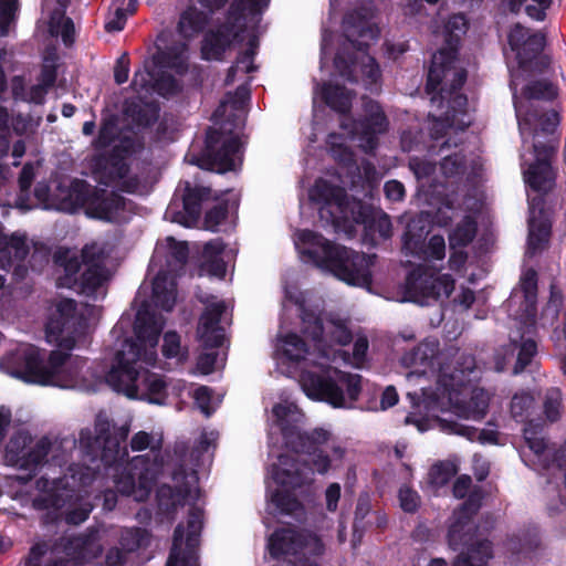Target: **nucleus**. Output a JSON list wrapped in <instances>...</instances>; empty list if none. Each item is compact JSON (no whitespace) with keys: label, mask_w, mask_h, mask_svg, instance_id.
Segmentation results:
<instances>
[{"label":"nucleus","mask_w":566,"mask_h":566,"mask_svg":"<svg viewBox=\"0 0 566 566\" xmlns=\"http://www.w3.org/2000/svg\"><path fill=\"white\" fill-rule=\"evenodd\" d=\"M164 324L160 315L139 310L134 327L136 340L127 339L122 344L105 376L84 369L85 360L82 358L54 350L46 361L42 385L91 391L105 378L114 390L128 398L160 405L166 397V382L146 367L154 366L157 360L156 346Z\"/></svg>","instance_id":"1"},{"label":"nucleus","mask_w":566,"mask_h":566,"mask_svg":"<svg viewBox=\"0 0 566 566\" xmlns=\"http://www.w3.org/2000/svg\"><path fill=\"white\" fill-rule=\"evenodd\" d=\"M128 436V427L113 424L105 413H98L95 420V434L90 429L80 432L78 444L83 452L94 459L101 453V460L109 468L117 491L145 501L163 469L159 451L163 444L160 434L138 431L130 440L133 451L150 450L147 455H137L125 461L128 455L122 446Z\"/></svg>","instance_id":"2"},{"label":"nucleus","mask_w":566,"mask_h":566,"mask_svg":"<svg viewBox=\"0 0 566 566\" xmlns=\"http://www.w3.org/2000/svg\"><path fill=\"white\" fill-rule=\"evenodd\" d=\"M467 20L462 14L452 15L444 25L447 48L439 50L432 56V63L428 73L426 91L432 94L431 102L443 101L452 103V112L447 111L444 117L436 120L432 130L436 136L442 135L446 127L463 129L468 123L459 116H464L467 98L458 93L463 85L467 73L458 65L455 51L460 36L465 33Z\"/></svg>","instance_id":"3"},{"label":"nucleus","mask_w":566,"mask_h":566,"mask_svg":"<svg viewBox=\"0 0 566 566\" xmlns=\"http://www.w3.org/2000/svg\"><path fill=\"white\" fill-rule=\"evenodd\" d=\"M277 347L284 358L301 364L298 381L307 397L335 408H350L357 400L361 389L359 375L325 367L317 360L315 352H311L295 334L282 338Z\"/></svg>","instance_id":"4"},{"label":"nucleus","mask_w":566,"mask_h":566,"mask_svg":"<svg viewBox=\"0 0 566 566\" xmlns=\"http://www.w3.org/2000/svg\"><path fill=\"white\" fill-rule=\"evenodd\" d=\"M95 478V472L86 465L69 467L62 478L36 481L39 493L33 499L36 510L46 512L49 522L64 518L69 524H81L87 520L93 505L86 490Z\"/></svg>","instance_id":"5"},{"label":"nucleus","mask_w":566,"mask_h":566,"mask_svg":"<svg viewBox=\"0 0 566 566\" xmlns=\"http://www.w3.org/2000/svg\"><path fill=\"white\" fill-rule=\"evenodd\" d=\"M177 483L176 490L171 486L163 485L158 491V500L161 506L189 505V516L187 530L179 524L174 534L172 547L166 566H198L197 548L202 527V511L195 506V502L200 496L198 488V478L195 472L176 474L174 476Z\"/></svg>","instance_id":"6"},{"label":"nucleus","mask_w":566,"mask_h":566,"mask_svg":"<svg viewBox=\"0 0 566 566\" xmlns=\"http://www.w3.org/2000/svg\"><path fill=\"white\" fill-rule=\"evenodd\" d=\"M295 245L306 262L333 273L349 285L368 286L371 282L370 268L375 255L335 245L310 230L296 233Z\"/></svg>","instance_id":"7"},{"label":"nucleus","mask_w":566,"mask_h":566,"mask_svg":"<svg viewBox=\"0 0 566 566\" xmlns=\"http://www.w3.org/2000/svg\"><path fill=\"white\" fill-rule=\"evenodd\" d=\"M475 360L471 355L461 354L452 370L442 368L437 396L441 409L455 416L480 421L489 410L491 394L483 388L472 387L468 376L474 371Z\"/></svg>","instance_id":"8"},{"label":"nucleus","mask_w":566,"mask_h":566,"mask_svg":"<svg viewBox=\"0 0 566 566\" xmlns=\"http://www.w3.org/2000/svg\"><path fill=\"white\" fill-rule=\"evenodd\" d=\"M108 251L104 243L92 242L82 249L81 261L75 251L60 249L54 262L62 271L57 274L59 287L73 289L85 295L97 293L109 277L105 266Z\"/></svg>","instance_id":"9"},{"label":"nucleus","mask_w":566,"mask_h":566,"mask_svg":"<svg viewBox=\"0 0 566 566\" xmlns=\"http://www.w3.org/2000/svg\"><path fill=\"white\" fill-rule=\"evenodd\" d=\"M60 209L75 212L84 209L86 216L104 221L117 222L126 219L127 203L123 197L98 190L83 180H74L59 193Z\"/></svg>","instance_id":"10"},{"label":"nucleus","mask_w":566,"mask_h":566,"mask_svg":"<svg viewBox=\"0 0 566 566\" xmlns=\"http://www.w3.org/2000/svg\"><path fill=\"white\" fill-rule=\"evenodd\" d=\"M188 67V48L186 44H177L167 51L159 52L144 64L143 70L134 74L132 88L138 94L140 101L154 92L166 96L178 90L175 78L167 75L163 69H171L178 74L186 72Z\"/></svg>","instance_id":"11"},{"label":"nucleus","mask_w":566,"mask_h":566,"mask_svg":"<svg viewBox=\"0 0 566 566\" xmlns=\"http://www.w3.org/2000/svg\"><path fill=\"white\" fill-rule=\"evenodd\" d=\"M310 198L316 202H323L321 216H329L331 221L338 226L342 222L360 223L366 221V211L363 205L356 200H349L340 187L332 186L326 180L319 179L310 190Z\"/></svg>","instance_id":"12"},{"label":"nucleus","mask_w":566,"mask_h":566,"mask_svg":"<svg viewBox=\"0 0 566 566\" xmlns=\"http://www.w3.org/2000/svg\"><path fill=\"white\" fill-rule=\"evenodd\" d=\"M450 274L437 273L428 266L413 270L406 281V300L421 305L429 300L448 298L454 290Z\"/></svg>","instance_id":"13"},{"label":"nucleus","mask_w":566,"mask_h":566,"mask_svg":"<svg viewBox=\"0 0 566 566\" xmlns=\"http://www.w3.org/2000/svg\"><path fill=\"white\" fill-rule=\"evenodd\" d=\"M62 442H51L46 438L33 441L25 431L14 433L6 448V462L12 467L34 471L42 463L49 452L61 448Z\"/></svg>","instance_id":"14"},{"label":"nucleus","mask_w":566,"mask_h":566,"mask_svg":"<svg viewBox=\"0 0 566 566\" xmlns=\"http://www.w3.org/2000/svg\"><path fill=\"white\" fill-rule=\"evenodd\" d=\"M83 325L84 316L78 312L76 303L71 298L60 300L50 311L46 323L48 340L71 349L75 342L73 335Z\"/></svg>","instance_id":"15"},{"label":"nucleus","mask_w":566,"mask_h":566,"mask_svg":"<svg viewBox=\"0 0 566 566\" xmlns=\"http://www.w3.org/2000/svg\"><path fill=\"white\" fill-rule=\"evenodd\" d=\"M45 368L40 350L30 344H20L0 360L2 371L32 384L42 385Z\"/></svg>","instance_id":"16"},{"label":"nucleus","mask_w":566,"mask_h":566,"mask_svg":"<svg viewBox=\"0 0 566 566\" xmlns=\"http://www.w3.org/2000/svg\"><path fill=\"white\" fill-rule=\"evenodd\" d=\"M305 333L315 343V349L319 352L321 358L329 359L327 346L331 343L346 345L352 339V334L345 322L339 318L304 317Z\"/></svg>","instance_id":"17"},{"label":"nucleus","mask_w":566,"mask_h":566,"mask_svg":"<svg viewBox=\"0 0 566 566\" xmlns=\"http://www.w3.org/2000/svg\"><path fill=\"white\" fill-rule=\"evenodd\" d=\"M511 88L513 91L518 129L524 139L527 133L531 134V116L528 114L527 102L532 99H553L557 95V91L552 83L546 81H537L527 85L523 92V97L516 95L515 80H512Z\"/></svg>","instance_id":"18"},{"label":"nucleus","mask_w":566,"mask_h":566,"mask_svg":"<svg viewBox=\"0 0 566 566\" xmlns=\"http://www.w3.org/2000/svg\"><path fill=\"white\" fill-rule=\"evenodd\" d=\"M533 147L536 160L525 170L524 178L533 189L546 191L553 186L555 179V172L551 165L555 145L548 143L539 146L535 143Z\"/></svg>","instance_id":"19"},{"label":"nucleus","mask_w":566,"mask_h":566,"mask_svg":"<svg viewBox=\"0 0 566 566\" xmlns=\"http://www.w3.org/2000/svg\"><path fill=\"white\" fill-rule=\"evenodd\" d=\"M201 302L206 304V310L199 322L198 336L207 347L221 346L224 333L219 326V319L226 310L224 303L217 301L214 296H207Z\"/></svg>","instance_id":"20"},{"label":"nucleus","mask_w":566,"mask_h":566,"mask_svg":"<svg viewBox=\"0 0 566 566\" xmlns=\"http://www.w3.org/2000/svg\"><path fill=\"white\" fill-rule=\"evenodd\" d=\"M536 353L537 345L534 339L525 338L524 336L517 339V337L511 336L510 344L495 354V370H505L507 363L511 361L516 354V363L513 373L518 374L531 363Z\"/></svg>","instance_id":"21"},{"label":"nucleus","mask_w":566,"mask_h":566,"mask_svg":"<svg viewBox=\"0 0 566 566\" xmlns=\"http://www.w3.org/2000/svg\"><path fill=\"white\" fill-rule=\"evenodd\" d=\"M366 118L356 127L355 137L359 142V147L368 151L376 147L377 135L387 130L388 120L381 107L375 102L366 104Z\"/></svg>","instance_id":"22"},{"label":"nucleus","mask_w":566,"mask_h":566,"mask_svg":"<svg viewBox=\"0 0 566 566\" xmlns=\"http://www.w3.org/2000/svg\"><path fill=\"white\" fill-rule=\"evenodd\" d=\"M422 222L421 217L419 220H412L408 223L407 231L403 237V249L410 254L418 255L428 260H442L446 256V241L442 235H432L426 247L422 250L421 238L424 231V227L420 228L419 233H415L413 230L418 223Z\"/></svg>","instance_id":"23"},{"label":"nucleus","mask_w":566,"mask_h":566,"mask_svg":"<svg viewBox=\"0 0 566 566\" xmlns=\"http://www.w3.org/2000/svg\"><path fill=\"white\" fill-rule=\"evenodd\" d=\"M509 42L513 51H516L518 63L525 67L545 48V35L541 32L528 34V31L516 24L509 34Z\"/></svg>","instance_id":"24"},{"label":"nucleus","mask_w":566,"mask_h":566,"mask_svg":"<svg viewBox=\"0 0 566 566\" xmlns=\"http://www.w3.org/2000/svg\"><path fill=\"white\" fill-rule=\"evenodd\" d=\"M212 133L208 135L207 151L211 159L212 167L218 171H227L235 168L241 161V144L237 137H227L222 140L221 147L217 145Z\"/></svg>","instance_id":"25"},{"label":"nucleus","mask_w":566,"mask_h":566,"mask_svg":"<svg viewBox=\"0 0 566 566\" xmlns=\"http://www.w3.org/2000/svg\"><path fill=\"white\" fill-rule=\"evenodd\" d=\"M273 416L275 417L276 426L280 428L285 444L298 452V443L296 440L302 441L303 437L298 431L297 423L302 419V413L298 411L294 403H279L273 407Z\"/></svg>","instance_id":"26"},{"label":"nucleus","mask_w":566,"mask_h":566,"mask_svg":"<svg viewBox=\"0 0 566 566\" xmlns=\"http://www.w3.org/2000/svg\"><path fill=\"white\" fill-rule=\"evenodd\" d=\"M532 200L528 220V252L534 254L545 248L551 234V220L541 207V202Z\"/></svg>","instance_id":"27"},{"label":"nucleus","mask_w":566,"mask_h":566,"mask_svg":"<svg viewBox=\"0 0 566 566\" xmlns=\"http://www.w3.org/2000/svg\"><path fill=\"white\" fill-rule=\"evenodd\" d=\"M536 295H537V279L536 272L534 270H527L523 273L520 287L515 290L512 296L509 300V305L512 306L516 304L522 298L523 303V312L518 315V317L526 324H533L535 316V304H536Z\"/></svg>","instance_id":"28"},{"label":"nucleus","mask_w":566,"mask_h":566,"mask_svg":"<svg viewBox=\"0 0 566 566\" xmlns=\"http://www.w3.org/2000/svg\"><path fill=\"white\" fill-rule=\"evenodd\" d=\"M480 507V496L471 494L463 506L453 513L452 522L449 528V543L453 548L467 543L468 532L472 530L470 525L471 517Z\"/></svg>","instance_id":"29"},{"label":"nucleus","mask_w":566,"mask_h":566,"mask_svg":"<svg viewBox=\"0 0 566 566\" xmlns=\"http://www.w3.org/2000/svg\"><path fill=\"white\" fill-rule=\"evenodd\" d=\"M374 12L370 8H364L359 12L348 13L344 20V28L349 40L355 36L361 39L360 44H368V40L377 39L379 30L371 21Z\"/></svg>","instance_id":"30"},{"label":"nucleus","mask_w":566,"mask_h":566,"mask_svg":"<svg viewBox=\"0 0 566 566\" xmlns=\"http://www.w3.org/2000/svg\"><path fill=\"white\" fill-rule=\"evenodd\" d=\"M29 243L24 234L14 233L7 235L0 228V262L1 266L4 268V260L8 264L13 261H22L29 253ZM4 285V279L0 275V290Z\"/></svg>","instance_id":"31"},{"label":"nucleus","mask_w":566,"mask_h":566,"mask_svg":"<svg viewBox=\"0 0 566 566\" xmlns=\"http://www.w3.org/2000/svg\"><path fill=\"white\" fill-rule=\"evenodd\" d=\"M437 353V344L433 342H427L420 344L411 353L406 354L402 357V364L406 367H415L413 371L407 374V379L411 380L413 377H419L427 373L428 368H432L434 365Z\"/></svg>","instance_id":"32"},{"label":"nucleus","mask_w":566,"mask_h":566,"mask_svg":"<svg viewBox=\"0 0 566 566\" xmlns=\"http://www.w3.org/2000/svg\"><path fill=\"white\" fill-rule=\"evenodd\" d=\"M307 475V469L301 467L291 455H280L277 463L273 467V478L282 485L295 488L303 483Z\"/></svg>","instance_id":"33"},{"label":"nucleus","mask_w":566,"mask_h":566,"mask_svg":"<svg viewBox=\"0 0 566 566\" xmlns=\"http://www.w3.org/2000/svg\"><path fill=\"white\" fill-rule=\"evenodd\" d=\"M234 38H237V34L233 35L228 27L207 33L201 45L202 59L208 61L221 60L226 51L230 49Z\"/></svg>","instance_id":"34"},{"label":"nucleus","mask_w":566,"mask_h":566,"mask_svg":"<svg viewBox=\"0 0 566 566\" xmlns=\"http://www.w3.org/2000/svg\"><path fill=\"white\" fill-rule=\"evenodd\" d=\"M224 245L220 240L206 243L200 262V274L222 279L226 275Z\"/></svg>","instance_id":"35"},{"label":"nucleus","mask_w":566,"mask_h":566,"mask_svg":"<svg viewBox=\"0 0 566 566\" xmlns=\"http://www.w3.org/2000/svg\"><path fill=\"white\" fill-rule=\"evenodd\" d=\"M153 297L157 306L165 311L172 310L177 297L175 279L166 272H159L153 282Z\"/></svg>","instance_id":"36"},{"label":"nucleus","mask_w":566,"mask_h":566,"mask_svg":"<svg viewBox=\"0 0 566 566\" xmlns=\"http://www.w3.org/2000/svg\"><path fill=\"white\" fill-rule=\"evenodd\" d=\"M178 191H182L184 210L191 220L200 216L201 202L208 200L211 190L206 187H191L189 181L179 185Z\"/></svg>","instance_id":"37"},{"label":"nucleus","mask_w":566,"mask_h":566,"mask_svg":"<svg viewBox=\"0 0 566 566\" xmlns=\"http://www.w3.org/2000/svg\"><path fill=\"white\" fill-rule=\"evenodd\" d=\"M60 9L55 10L49 22V30L52 35H61L63 42L69 45L74 41V23L65 17V9L71 0H56Z\"/></svg>","instance_id":"38"},{"label":"nucleus","mask_w":566,"mask_h":566,"mask_svg":"<svg viewBox=\"0 0 566 566\" xmlns=\"http://www.w3.org/2000/svg\"><path fill=\"white\" fill-rule=\"evenodd\" d=\"M301 534L290 528H283L272 534L269 539V549L272 556L298 553Z\"/></svg>","instance_id":"39"},{"label":"nucleus","mask_w":566,"mask_h":566,"mask_svg":"<svg viewBox=\"0 0 566 566\" xmlns=\"http://www.w3.org/2000/svg\"><path fill=\"white\" fill-rule=\"evenodd\" d=\"M340 63L342 57L337 55L335 59V65L340 70L342 75L347 76L348 80H356L357 77L354 75V73H356L358 70L361 72L363 76L366 77V81L369 84L376 83L380 75V71L375 62V59L367 54H363L359 62H354L348 72L342 70Z\"/></svg>","instance_id":"40"},{"label":"nucleus","mask_w":566,"mask_h":566,"mask_svg":"<svg viewBox=\"0 0 566 566\" xmlns=\"http://www.w3.org/2000/svg\"><path fill=\"white\" fill-rule=\"evenodd\" d=\"M476 234V222L471 216L464 217L449 234L450 249L467 247Z\"/></svg>","instance_id":"41"},{"label":"nucleus","mask_w":566,"mask_h":566,"mask_svg":"<svg viewBox=\"0 0 566 566\" xmlns=\"http://www.w3.org/2000/svg\"><path fill=\"white\" fill-rule=\"evenodd\" d=\"M207 20L208 14L206 12L190 7L181 14L178 28L184 36H192L203 29Z\"/></svg>","instance_id":"42"},{"label":"nucleus","mask_w":566,"mask_h":566,"mask_svg":"<svg viewBox=\"0 0 566 566\" xmlns=\"http://www.w3.org/2000/svg\"><path fill=\"white\" fill-rule=\"evenodd\" d=\"M440 426L442 430L454 433L459 436H463L471 441L479 440L480 442H495L496 433L494 431L482 430L479 431L473 427L463 426L457 422H451L447 420H441Z\"/></svg>","instance_id":"43"},{"label":"nucleus","mask_w":566,"mask_h":566,"mask_svg":"<svg viewBox=\"0 0 566 566\" xmlns=\"http://www.w3.org/2000/svg\"><path fill=\"white\" fill-rule=\"evenodd\" d=\"M323 96L325 102L334 109L345 113L349 109L352 103V94L346 88L326 84L323 87Z\"/></svg>","instance_id":"44"},{"label":"nucleus","mask_w":566,"mask_h":566,"mask_svg":"<svg viewBox=\"0 0 566 566\" xmlns=\"http://www.w3.org/2000/svg\"><path fill=\"white\" fill-rule=\"evenodd\" d=\"M48 87L42 84L33 85L29 91L24 90L23 80L20 77L12 78L11 91L15 99L41 104L48 93Z\"/></svg>","instance_id":"45"},{"label":"nucleus","mask_w":566,"mask_h":566,"mask_svg":"<svg viewBox=\"0 0 566 566\" xmlns=\"http://www.w3.org/2000/svg\"><path fill=\"white\" fill-rule=\"evenodd\" d=\"M492 557L491 543L481 542L473 547L468 556H460L453 566H483Z\"/></svg>","instance_id":"46"},{"label":"nucleus","mask_w":566,"mask_h":566,"mask_svg":"<svg viewBox=\"0 0 566 566\" xmlns=\"http://www.w3.org/2000/svg\"><path fill=\"white\" fill-rule=\"evenodd\" d=\"M368 350V340L366 337H357L354 344V350L352 356H349L346 352L339 350L334 354L333 360H336L337 356H339L345 363L350 364L354 367L360 368L363 367L366 360V354Z\"/></svg>","instance_id":"47"},{"label":"nucleus","mask_w":566,"mask_h":566,"mask_svg":"<svg viewBox=\"0 0 566 566\" xmlns=\"http://www.w3.org/2000/svg\"><path fill=\"white\" fill-rule=\"evenodd\" d=\"M535 405L534 397L527 391L516 392L511 400L510 410L514 418L523 421Z\"/></svg>","instance_id":"48"},{"label":"nucleus","mask_w":566,"mask_h":566,"mask_svg":"<svg viewBox=\"0 0 566 566\" xmlns=\"http://www.w3.org/2000/svg\"><path fill=\"white\" fill-rule=\"evenodd\" d=\"M163 354L167 358H177L184 361L187 358V350L180 344V336L175 332H167L164 335Z\"/></svg>","instance_id":"49"},{"label":"nucleus","mask_w":566,"mask_h":566,"mask_svg":"<svg viewBox=\"0 0 566 566\" xmlns=\"http://www.w3.org/2000/svg\"><path fill=\"white\" fill-rule=\"evenodd\" d=\"M458 472V468L453 462L447 461L436 464L429 472L431 484L442 486L449 482Z\"/></svg>","instance_id":"50"},{"label":"nucleus","mask_w":566,"mask_h":566,"mask_svg":"<svg viewBox=\"0 0 566 566\" xmlns=\"http://www.w3.org/2000/svg\"><path fill=\"white\" fill-rule=\"evenodd\" d=\"M18 10V0H0V36L9 33Z\"/></svg>","instance_id":"51"},{"label":"nucleus","mask_w":566,"mask_h":566,"mask_svg":"<svg viewBox=\"0 0 566 566\" xmlns=\"http://www.w3.org/2000/svg\"><path fill=\"white\" fill-rule=\"evenodd\" d=\"M255 54V48L253 41L250 42V48L247 50L243 54H241L235 65L230 67L228 76H227V83H231L233 81L234 73L237 71H242L244 73H250L254 71L253 65V56Z\"/></svg>","instance_id":"52"},{"label":"nucleus","mask_w":566,"mask_h":566,"mask_svg":"<svg viewBox=\"0 0 566 566\" xmlns=\"http://www.w3.org/2000/svg\"><path fill=\"white\" fill-rule=\"evenodd\" d=\"M124 2L125 0H115V10L113 13L109 14L105 23V29L108 32L120 31L124 29L128 17L126 11L124 10Z\"/></svg>","instance_id":"53"},{"label":"nucleus","mask_w":566,"mask_h":566,"mask_svg":"<svg viewBox=\"0 0 566 566\" xmlns=\"http://www.w3.org/2000/svg\"><path fill=\"white\" fill-rule=\"evenodd\" d=\"M324 549L325 545L319 537L314 534H301L298 552L301 551L304 554L318 556L324 553Z\"/></svg>","instance_id":"54"},{"label":"nucleus","mask_w":566,"mask_h":566,"mask_svg":"<svg viewBox=\"0 0 566 566\" xmlns=\"http://www.w3.org/2000/svg\"><path fill=\"white\" fill-rule=\"evenodd\" d=\"M370 229L379 233L382 239H389L392 234V224L389 216L382 212L375 214Z\"/></svg>","instance_id":"55"},{"label":"nucleus","mask_w":566,"mask_h":566,"mask_svg":"<svg viewBox=\"0 0 566 566\" xmlns=\"http://www.w3.org/2000/svg\"><path fill=\"white\" fill-rule=\"evenodd\" d=\"M400 506L405 512H415L420 503V497L416 491L408 486H402L399 490Z\"/></svg>","instance_id":"56"},{"label":"nucleus","mask_w":566,"mask_h":566,"mask_svg":"<svg viewBox=\"0 0 566 566\" xmlns=\"http://www.w3.org/2000/svg\"><path fill=\"white\" fill-rule=\"evenodd\" d=\"M41 118H32L30 116L18 115L12 119V127L19 135L33 133L39 126Z\"/></svg>","instance_id":"57"},{"label":"nucleus","mask_w":566,"mask_h":566,"mask_svg":"<svg viewBox=\"0 0 566 566\" xmlns=\"http://www.w3.org/2000/svg\"><path fill=\"white\" fill-rule=\"evenodd\" d=\"M193 398L200 410L207 416H209L212 411V408L210 407V389L206 386L198 387L193 392Z\"/></svg>","instance_id":"58"},{"label":"nucleus","mask_w":566,"mask_h":566,"mask_svg":"<svg viewBox=\"0 0 566 566\" xmlns=\"http://www.w3.org/2000/svg\"><path fill=\"white\" fill-rule=\"evenodd\" d=\"M409 167L418 179L427 178L433 174L436 167L429 161L419 158H412L409 161Z\"/></svg>","instance_id":"59"},{"label":"nucleus","mask_w":566,"mask_h":566,"mask_svg":"<svg viewBox=\"0 0 566 566\" xmlns=\"http://www.w3.org/2000/svg\"><path fill=\"white\" fill-rule=\"evenodd\" d=\"M440 167L443 175L447 177L453 176L461 171L463 167V160L459 155L447 156L443 158Z\"/></svg>","instance_id":"60"},{"label":"nucleus","mask_w":566,"mask_h":566,"mask_svg":"<svg viewBox=\"0 0 566 566\" xmlns=\"http://www.w3.org/2000/svg\"><path fill=\"white\" fill-rule=\"evenodd\" d=\"M560 392L552 391L545 401V413L551 421L557 420L559 416Z\"/></svg>","instance_id":"61"},{"label":"nucleus","mask_w":566,"mask_h":566,"mask_svg":"<svg viewBox=\"0 0 566 566\" xmlns=\"http://www.w3.org/2000/svg\"><path fill=\"white\" fill-rule=\"evenodd\" d=\"M385 195L390 201H401L405 197V187L398 180H389L384 187Z\"/></svg>","instance_id":"62"},{"label":"nucleus","mask_w":566,"mask_h":566,"mask_svg":"<svg viewBox=\"0 0 566 566\" xmlns=\"http://www.w3.org/2000/svg\"><path fill=\"white\" fill-rule=\"evenodd\" d=\"M116 135V126L113 123H105L98 133V137L95 142L97 147H107Z\"/></svg>","instance_id":"63"},{"label":"nucleus","mask_w":566,"mask_h":566,"mask_svg":"<svg viewBox=\"0 0 566 566\" xmlns=\"http://www.w3.org/2000/svg\"><path fill=\"white\" fill-rule=\"evenodd\" d=\"M227 217V210L222 207H214L206 214V227L214 230Z\"/></svg>","instance_id":"64"}]
</instances>
